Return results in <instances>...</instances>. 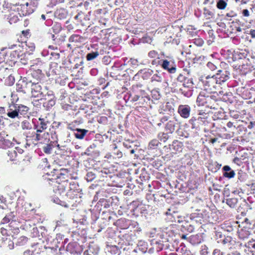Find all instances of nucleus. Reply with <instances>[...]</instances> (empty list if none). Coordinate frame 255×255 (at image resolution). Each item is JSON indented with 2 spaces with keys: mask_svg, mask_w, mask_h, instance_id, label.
Returning a JSON list of instances; mask_svg holds the SVG:
<instances>
[{
  "mask_svg": "<svg viewBox=\"0 0 255 255\" xmlns=\"http://www.w3.org/2000/svg\"><path fill=\"white\" fill-rule=\"evenodd\" d=\"M32 96L34 97H40L46 99V89H42L40 84L38 82H32V86L30 90Z\"/></svg>",
  "mask_w": 255,
  "mask_h": 255,
  "instance_id": "1",
  "label": "nucleus"
},
{
  "mask_svg": "<svg viewBox=\"0 0 255 255\" xmlns=\"http://www.w3.org/2000/svg\"><path fill=\"white\" fill-rule=\"evenodd\" d=\"M32 86V81H27V79L24 78L19 80L16 84V89L17 91L26 94L30 92V87Z\"/></svg>",
  "mask_w": 255,
  "mask_h": 255,
  "instance_id": "2",
  "label": "nucleus"
},
{
  "mask_svg": "<svg viewBox=\"0 0 255 255\" xmlns=\"http://www.w3.org/2000/svg\"><path fill=\"white\" fill-rule=\"evenodd\" d=\"M183 146V144L182 142L177 140H174L171 144L169 145V147L164 146L163 149L167 152L170 150L173 153H175L176 152H181L182 150Z\"/></svg>",
  "mask_w": 255,
  "mask_h": 255,
  "instance_id": "3",
  "label": "nucleus"
},
{
  "mask_svg": "<svg viewBox=\"0 0 255 255\" xmlns=\"http://www.w3.org/2000/svg\"><path fill=\"white\" fill-rule=\"evenodd\" d=\"M49 124L46 118H39L37 124H34V129L36 130L37 132H42L48 128Z\"/></svg>",
  "mask_w": 255,
  "mask_h": 255,
  "instance_id": "4",
  "label": "nucleus"
},
{
  "mask_svg": "<svg viewBox=\"0 0 255 255\" xmlns=\"http://www.w3.org/2000/svg\"><path fill=\"white\" fill-rule=\"evenodd\" d=\"M203 83L205 86H207L210 90H212L213 89H217L220 87V84L215 76L207 77L206 79L203 81Z\"/></svg>",
  "mask_w": 255,
  "mask_h": 255,
  "instance_id": "5",
  "label": "nucleus"
},
{
  "mask_svg": "<svg viewBox=\"0 0 255 255\" xmlns=\"http://www.w3.org/2000/svg\"><path fill=\"white\" fill-rule=\"evenodd\" d=\"M216 79H217L218 83L220 85L222 83H225L226 81L228 80L230 78V73L225 70H218V73L215 76Z\"/></svg>",
  "mask_w": 255,
  "mask_h": 255,
  "instance_id": "6",
  "label": "nucleus"
},
{
  "mask_svg": "<svg viewBox=\"0 0 255 255\" xmlns=\"http://www.w3.org/2000/svg\"><path fill=\"white\" fill-rule=\"evenodd\" d=\"M160 65L163 69L167 70L170 73L172 74L176 72V66L171 61L167 59L161 60Z\"/></svg>",
  "mask_w": 255,
  "mask_h": 255,
  "instance_id": "7",
  "label": "nucleus"
},
{
  "mask_svg": "<svg viewBox=\"0 0 255 255\" xmlns=\"http://www.w3.org/2000/svg\"><path fill=\"white\" fill-rule=\"evenodd\" d=\"M191 112V108L187 105H181L178 108V113L180 116L184 119H187L189 117Z\"/></svg>",
  "mask_w": 255,
  "mask_h": 255,
  "instance_id": "8",
  "label": "nucleus"
},
{
  "mask_svg": "<svg viewBox=\"0 0 255 255\" xmlns=\"http://www.w3.org/2000/svg\"><path fill=\"white\" fill-rule=\"evenodd\" d=\"M7 137L8 135L4 132L0 133V148H5L11 145V141Z\"/></svg>",
  "mask_w": 255,
  "mask_h": 255,
  "instance_id": "9",
  "label": "nucleus"
},
{
  "mask_svg": "<svg viewBox=\"0 0 255 255\" xmlns=\"http://www.w3.org/2000/svg\"><path fill=\"white\" fill-rule=\"evenodd\" d=\"M178 125V123L177 121L175 118H173L167 123L165 126V129L166 130H168L169 133H172L174 131L175 128Z\"/></svg>",
  "mask_w": 255,
  "mask_h": 255,
  "instance_id": "10",
  "label": "nucleus"
},
{
  "mask_svg": "<svg viewBox=\"0 0 255 255\" xmlns=\"http://www.w3.org/2000/svg\"><path fill=\"white\" fill-rule=\"evenodd\" d=\"M46 100H48L47 102L44 103V106H46L47 108H51L55 104V101L53 100L54 96L52 91L47 92Z\"/></svg>",
  "mask_w": 255,
  "mask_h": 255,
  "instance_id": "11",
  "label": "nucleus"
},
{
  "mask_svg": "<svg viewBox=\"0 0 255 255\" xmlns=\"http://www.w3.org/2000/svg\"><path fill=\"white\" fill-rule=\"evenodd\" d=\"M223 176L229 179L233 178L235 175V171L229 165H225L223 168Z\"/></svg>",
  "mask_w": 255,
  "mask_h": 255,
  "instance_id": "12",
  "label": "nucleus"
},
{
  "mask_svg": "<svg viewBox=\"0 0 255 255\" xmlns=\"http://www.w3.org/2000/svg\"><path fill=\"white\" fill-rule=\"evenodd\" d=\"M189 242L193 245H198L202 242L203 238L200 234L192 235L188 238Z\"/></svg>",
  "mask_w": 255,
  "mask_h": 255,
  "instance_id": "13",
  "label": "nucleus"
},
{
  "mask_svg": "<svg viewBox=\"0 0 255 255\" xmlns=\"http://www.w3.org/2000/svg\"><path fill=\"white\" fill-rule=\"evenodd\" d=\"M88 130L85 129L76 128L75 129L74 135L76 138L83 139Z\"/></svg>",
  "mask_w": 255,
  "mask_h": 255,
  "instance_id": "14",
  "label": "nucleus"
},
{
  "mask_svg": "<svg viewBox=\"0 0 255 255\" xmlns=\"http://www.w3.org/2000/svg\"><path fill=\"white\" fill-rule=\"evenodd\" d=\"M55 15L59 19H65L67 16V12L64 8H60L56 11Z\"/></svg>",
  "mask_w": 255,
  "mask_h": 255,
  "instance_id": "15",
  "label": "nucleus"
},
{
  "mask_svg": "<svg viewBox=\"0 0 255 255\" xmlns=\"http://www.w3.org/2000/svg\"><path fill=\"white\" fill-rule=\"evenodd\" d=\"M14 109L10 108L7 112V116L10 118H15L16 117L19 118L20 116L19 115V113L16 108V106H13Z\"/></svg>",
  "mask_w": 255,
  "mask_h": 255,
  "instance_id": "16",
  "label": "nucleus"
},
{
  "mask_svg": "<svg viewBox=\"0 0 255 255\" xmlns=\"http://www.w3.org/2000/svg\"><path fill=\"white\" fill-rule=\"evenodd\" d=\"M16 108L19 116L26 114L29 110V108L27 106L22 105H20L17 106H16Z\"/></svg>",
  "mask_w": 255,
  "mask_h": 255,
  "instance_id": "17",
  "label": "nucleus"
},
{
  "mask_svg": "<svg viewBox=\"0 0 255 255\" xmlns=\"http://www.w3.org/2000/svg\"><path fill=\"white\" fill-rule=\"evenodd\" d=\"M41 132H37L36 131V132L33 131L32 133V137H34V140L35 141H38L41 140L43 136H46V135H48V132H44L43 134H40Z\"/></svg>",
  "mask_w": 255,
  "mask_h": 255,
  "instance_id": "18",
  "label": "nucleus"
},
{
  "mask_svg": "<svg viewBox=\"0 0 255 255\" xmlns=\"http://www.w3.org/2000/svg\"><path fill=\"white\" fill-rule=\"evenodd\" d=\"M31 76L36 80H38L42 78L43 74L41 70L37 69L32 71L31 73Z\"/></svg>",
  "mask_w": 255,
  "mask_h": 255,
  "instance_id": "19",
  "label": "nucleus"
},
{
  "mask_svg": "<svg viewBox=\"0 0 255 255\" xmlns=\"http://www.w3.org/2000/svg\"><path fill=\"white\" fill-rule=\"evenodd\" d=\"M21 127L23 130H29L32 129V126L29 120H24L21 123Z\"/></svg>",
  "mask_w": 255,
  "mask_h": 255,
  "instance_id": "20",
  "label": "nucleus"
},
{
  "mask_svg": "<svg viewBox=\"0 0 255 255\" xmlns=\"http://www.w3.org/2000/svg\"><path fill=\"white\" fill-rule=\"evenodd\" d=\"M226 200V203L231 208H235L238 202V200L236 198H229Z\"/></svg>",
  "mask_w": 255,
  "mask_h": 255,
  "instance_id": "21",
  "label": "nucleus"
},
{
  "mask_svg": "<svg viewBox=\"0 0 255 255\" xmlns=\"http://www.w3.org/2000/svg\"><path fill=\"white\" fill-rule=\"evenodd\" d=\"M139 72L141 73L143 72L142 78L144 79L148 78L153 73V70L150 69L141 70Z\"/></svg>",
  "mask_w": 255,
  "mask_h": 255,
  "instance_id": "22",
  "label": "nucleus"
},
{
  "mask_svg": "<svg viewBox=\"0 0 255 255\" xmlns=\"http://www.w3.org/2000/svg\"><path fill=\"white\" fill-rule=\"evenodd\" d=\"M14 215L13 212H10L9 214L6 215L2 220L1 224H6L10 222V220H12Z\"/></svg>",
  "mask_w": 255,
  "mask_h": 255,
  "instance_id": "23",
  "label": "nucleus"
},
{
  "mask_svg": "<svg viewBox=\"0 0 255 255\" xmlns=\"http://www.w3.org/2000/svg\"><path fill=\"white\" fill-rule=\"evenodd\" d=\"M152 244L157 252L162 250L163 248V244L161 241H152Z\"/></svg>",
  "mask_w": 255,
  "mask_h": 255,
  "instance_id": "24",
  "label": "nucleus"
},
{
  "mask_svg": "<svg viewBox=\"0 0 255 255\" xmlns=\"http://www.w3.org/2000/svg\"><path fill=\"white\" fill-rule=\"evenodd\" d=\"M28 240L27 237L21 236L17 239L16 244L18 246H23L27 243Z\"/></svg>",
  "mask_w": 255,
  "mask_h": 255,
  "instance_id": "25",
  "label": "nucleus"
},
{
  "mask_svg": "<svg viewBox=\"0 0 255 255\" xmlns=\"http://www.w3.org/2000/svg\"><path fill=\"white\" fill-rule=\"evenodd\" d=\"M194 85L192 79L186 78V80L182 84L185 88H191Z\"/></svg>",
  "mask_w": 255,
  "mask_h": 255,
  "instance_id": "26",
  "label": "nucleus"
},
{
  "mask_svg": "<svg viewBox=\"0 0 255 255\" xmlns=\"http://www.w3.org/2000/svg\"><path fill=\"white\" fill-rule=\"evenodd\" d=\"M7 155L9 157L10 160H15L17 156V151L13 149H11L8 151Z\"/></svg>",
  "mask_w": 255,
  "mask_h": 255,
  "instance_id": "27",
  "label": "nucleus"
},
{
  "mask_svg": "<svg viewBox=\"0 0 255 255\" xmlns=\"http://www.w3.org/2000/svg\"><path fill=\"white\" fill-rule=\"evenodd\" d=\"M158 138L161 141L165 142L169 138L168 133L160 132L158 135Z\"/></svg>",
  "mask_w": 255,
  "mask_h": 255,
  "instance_id": "28",
  "label": "nucleus"
},
{
  "mask_svg": "<svg viewBox=\"0 0 255 255\" xmlns=\"http://www.w3.org/2000/svg\"><path fill=\"white\" fill-rule=\"evenodd\" d=\"M99 53L98 51L92 52L89 53H88L86 55V58L88 61L92 60L95 59L98 56H99Z\"/></svg>",
  "mask_w": 255,
  "mask_h": 255,
  "instance_id": "29",
  "label": "nucleus"
},
{
  "mask_svg": "<svg viewBox=\"0 0 255 255\" xmlns=\"http://www.w3.org/2000/svg\"><path fill=\"white\" fill-rule=\"evenodd\" d=\"M39 230H45V228L43 227H40L39 228L37 227L33 228L32 230L31 233L32 234L33 237H40L39 235Z\"/></svg>",
  "mask_w": 255,
  "mask_h": 255,
  "instance_id": "30",
  "label": "nucleus"
},
{
  "mask_svg": "<svg viewBox=\"0 0 255 255\" xmlns=\"http://www.w3.org/2000/svg\"><path fill=\"white\" fill-rule=\"evenodd\" d=\"M51 142H52V141ZM53 147V144L51 143H50L49 144H47L45 145H44L42 149H43V151L45 153L50 154L51 153V150H52V149Z\"/></svg>",
  "mask_w": 255,
  "mask_h": 255,
  "instance_id": "31",
  "label": "nucleus"
},
{
  "mask_svg": "<svg viewBox=\"0 0 255 255\" xmlns=\"http://www.w3.org/2000/svg\"><path fill=\"white\" fill-rule=\"evenodd\" d=\"M247 174L246 173L242 171H240L237 174L238 182H241L244 181L246 180Z\"/></svg>",
  "mask_w": 255,
  "mask_h": 255,
  "instance_id": "32",
  "label": "nucleus"
},
{
  "mask_svg": "<svg viewBox=\"0 0 255 255\" xmlns=\"http://www.w3.org/2000/svg\"><path fill=\"white\" fill-rule=\"evenodd\" d=\"M227 3L224 0H219L217 3V7L220 9H224Z\"/></svg>",
  "mask_w": 255,
  "mask_h": 255,
  "instance_id": "33",
  "label": "nucleus"
},
{
  "mask_svg": "<svg viewBox=\"0 0 255 255\" xmlns=\"http://www.w3.org/2000/svg\"><path fill=\"white\" fill-rule=\"evenodd\" d=\"M96 178V175L92 172H88L86 176V179L88 182L92 181Z\"/></svg>",
  "mask_w": 255,
  "mask_h": 255,
  "instance_id": "34",
  "label": "nucleus"
},
{
  "mask_svg": "<svg viewBox=\"0 0 255 255\" xmlns=\"http://www.w3.org/2000/svg\"><path fill=\"white\" fill-rule=\"evenodd\" d=\"M19 20L18 16L16 15H11L9 18V22L10 24L16 23Z\"/></svg>",
  "mask_w": 255,
  "mask_h": 255,
  "instance_id": "35",
  "label": "nucleus"
},
{
  "mask_svg": "<svg viewBox=\"0 0 255 255\" xmlns=\"http://www.w3.org/2000/svg\"><path fill=\"white\" fill-rule=\"evenodd\" d=\"M152 96L154 99L158 100L160 98L161 95L157 90H153L151 91Z\"/></svg>",
  "mask_w": 255,
  "mask_h": 255,
  "instance_id": "36",
  "label": "nucleus"
},
{
  "mask_svg": "<svg viewBox=\"0 0 255 255\" xmlns=\"http://www.w3.org/2000/svg\"><path fill=\"white\" fill-rule=\"evenodd\" d=\"M159 142L156 139L152 140L149 143V147L151 149H154L158 146Z\"/></svg>",
  "mask_w": 255,
  "mask_h": 255,
  "instance_id": "37",
  "label": "nucleus"
},
{
  "mask_svg": "<svg viewBox=\"0 0 255 255\" xmlns=\"http://www.w3.org/2000/svg\"><path fill=\"white\" fill-rule=\"evenodd\" d=\"M162 77L158 74H154L151 77V81L161 82Z\"/></svg>",
  "mask_w": 255,
  "mask_h": 255,
  "instance_id": "38",
  "label": "nucleus"
},
{
  "mask_svg": "<svg viewBox=\"0 0 255 255\" xmlns=\"http://www.w3.org/2000/svg\"><path fill=\"white\" fill-rule=\"evenodd\" d=\"M186 77L185 76H183L181 74H180L177 78V80L180 83H183L186 80Z\"/></svg>",
  "mask_w": 255,
  "mask_h": 255,
  "instance_id": "39",
  "label": "nucleus"
},
{
  "mask_svg": "<svg viewBox=\"0 0 255 255\" xmlns=\"http://www.w3.org/2000/svg\"><path fill=\"white\" fill-rule=\"evenodd\" d=\"M215 97L214 96H211L210 97H207L205 99V100H206L205 102L206 103L211 104V102L213 101V102H214V103H215Z\"/></svg>",
  "mask_w": 255,
  "mask_h": 255,
  "instance_id": "40",
  "label": "nucleus"
},
{
  "mask_svg": "<svg viewBox=\"0 0 255 255\" xmlns=\"http://www.w3.org/2000/svg\"><path fill=\"white\" fill-rule=\"evenodd\" d=\"M158 53L155 50H152L149 52L148 55L150 58H155L157 56Z\"/></svg>",
  "mask_w": 255,
  "mask_h": 255,
  "instance_id": "41",
  "label": "nucleus"
},
{
  "mask_svg": "<svg viewBox=\"0 0 255 255\" xmlns=\"http://www.w3.org/2000/svg\"><path fill=\"white\" fill-rule=\"evenodd\" d=\"M180 92L182 93V94L184 95L185 97H189L191 95V91L188 90V91H185L182 89L180 88L179 89Z\"/></svg>",
  "mask_w": 255,
  "mask_h": 255,
  "instance_id": "42",
  "label": "nucleus"
},
{
  "mask_svg": "<svg viewBox=\"0 0 255 255\" xmlns=\"http://www.w3.org/2000/svg\"><path fill=\"white\" fill-rule=\"evenodd\" d=\"M16 44H8V48L9 49H14L15 48H16L17 46L18 47H20V45H19V41H16Z\"/></svg>",
  "mask_w": 255,
  "mask_h": 255,
  "instance_id": "43",
  "label": "nucleus"
},
{
  "mask_svg": "<svg viewBox=\"0 0 255 255\" xmlns=\"http://www.w3.org/2000/svg\"><path fill=\"white\" fill-rule=\"evenodd\" d=\"M68 171L67 169H61L60 170V173H59V175H66L68 174Z\"/></svg>",
  "mask_w": 255,
  "mask_h": 255,
  "instance_id": "44",
  "label": "nucleus"
},
{
  "mask_svg": "<svg viewBox=\"0 0 255 255\" xmlns=\"http://www.w3.org/2000/svg\"><path fill=\"white\" fill-rule=\"evenodd\" d=\"M41 19H42V20H46L48 24L49 23V22L51 21V20L50 18H49V17H48L47 15L44 14H42L41 15Z\"/></svg>",
  "mask_w": 255,
  "mask_h": 255,
  "instance_id": "45",
  "label": "nucleus"
},
{
  "mask_svg": "<svg viewBox=\"0 0 255 255\" xmlns=\"http://www.w3.org/2000/svg\"><path fill=\"white\" fill-rule=\"evenodd\" d=\"M207 67L213 71L216 69V66L211 62H208L207 64Z\"/></svg>",
  "mask_w": 255,
  "mask_h": 255,
  "instance_id": "46",
  "label": "nucleus"
},
{
  "mask_svg": "<svg viewBox=\"0 0 255 255\" xmlns=\"http://www.w3.org/2000/svg\"><path fill=\"white\" fill-rule=\"evenodd\" d=\"M230 116L235 119H238L239 118V115L236 113L234 111L230 112Z\"/></svg>",
  "mask_w": 255,
  "mask_h": 255,
  "instance_id": "47",
  "label": "nucleus"
},
{
  "mask_svg": "<svg viewBox=\"0 0 255 255\" xmlns=\"http://www.w3.org/2000/svg\"><path fill=\"white\" fill-rule=\"evenodd\" d=\"M51 4L55 5L58 3H62L64 2V0H50Z\"/></svg>",
  "mask_w": 255,
  "mask_h": 255,
  "instance_id": "48",
  "label": "nucleus"
},
{
  "mask_svg": "<svg viewBox=\"0 0 255 255\" xmlns=\"http://www.w3.org/2000/svg\"><path fill=\"white\" fill-rule=\"evenodd\" d=\"M237 15V14L234 12V11H232L230 12H228L226 14V17H234V16H236Z\"/></svg>",
  "mask_w": 255,
  "mask_h": 255,
  "instance_id": "49",
  "label": "nucleus"
},
{
  "mask_svg": "<svg viewBox=\"0 0 255 255\" xmlns=\"http://www.w3.org/2000/svg\"><path fill=\"white\" fill-rule=\"evenodd\" d=\"M254 128H255V121L250 122L248 126V128L249 129H252Z\"/></svg>",
  "mask_w": 255,
  "mask_h": 255,
  "instance_id": "50",
  "label": "nucleus"
},
{
  "mask_svg": "<svg viewBox=\"0 0 255 255\" xmlns=\"http://www.w3.org/2000/svg\"><path fill=\"white\" fill-rule=\"evenodd\" d=\"M161 63V60H158L156 59H154L151 61V64L152 65H160Z\"/></svg>",
  "mask_w": 255,
  "mask_h": 255,
  "instance_id": "51",
  "label": "nucleus"
},
{
  "mask_svg": "<svg viewBox=\"0 0 255 255\" xmlns=\"http://www.w3.org/2000/svg\"><path fill=\"white\" fill-rule=\"evenodd\" d=\"M166 108L168 110V111L170 112H173L174 111V109L171 107L169 103H167L166 104Z\"/></svg>",
  "mask_w": 255,
  "mask_h": 255,
  "instance_id": "52",
  "label": "nucleus"
},
{
  "mask_svg": "<svg viewBox=\"0 0 255 255\" xmlns=\"http://www.w3.org/2000/svg\"><path fill=\"white\" fill-rule=\"evenodd\" d=\"M242 13L244 16L248 17L250 15V12L247 9H245L243 10Z\"/></svg>",
  "mask_w": 255,
  "mask_h": 255,
  "instance_id": "53",
  "label": "nucleus"
},
{
  "mask_svg": "<svg viewBox=\"0 0 255 255\" xmlns=\"http://www.w3.org/2000/svg\"><path fill=\"white\" fill-rule=\"evenodd\" d=\"M57 204L60 205L62 206H64V207H67V208L69 207V206H68V205H67V204H66L65 202L62 201H61V202H57Z\"/></svg>",
  "mask_w": 255,
  "mask_h": 255,
  "instance_id": "54",
  "label": "nucleus"
},
{
  "mask_svg": "<svg viewBox=\"0 0 255 255\" xmlns=\"http://www.w3.org/2000/svg\"><path fill=\"white\" fill-rule=\"evenodd\" d=\"M0 201L1 203H4L6 204V198H4L2 195H0Z\"/></svg>",
  "mask_w": 255,
  "mask_h": 255,
  "instance_id": "55",
  "label": "nucleus"
},
{
  "mask_svg": "<svg viewBox=\"0 0 255 255\" xmlns=\"http://www.w3.org/2000/svg\"><path fill=\"white\" fill-rule=\"evenodd\" d=\"M51 138H52L53 140H54V139H55H55H56V140H54V141H52L53 143H54V142L57 143V136H56V133H53V134H52V135H51Z\"/></svg>",
  "mask_w": 255,
  "mask_h": 255,
  "instance_id": "56",
  "label": "nucleus"
},
{
  "mask_svg": "<svg viewBox=\"0 0 255 255\" xmlns=\"http://www.w3.org/2000/svg\"><path fill=\"white\" fill-rule=\"evenodd\" d=\"M131 64L134 65H137L138 63V61L136 59H130Z\"/></svg>",
  "mask_w": 255,
  "mask_h": 255,
  "instance_id": "57",
  "label": "nucleus"
},
{
  "mask_svg": "<svg viewBox=\"0 0 255 255\" xmlns=\"http://www.w3.org/2000/svg\"><path fill=\"white\" fill-rule=\"evenodd\" d=\"M250 34L252 38H255V30L251 29L250 32Z\"/></svg>",
  "mask_w": 255,
  "mask_h": 255,
  "instance_id": "58",
  "label": "nucleus"
},
{
  "mask_svg": "<svg viewBox=\"0 0 255 255\" xmlns=\"http://www.w3.org/2000/svg\"><path fill=\"white\" fill-rule=\"evenodd\" d=\"M215 166H216L215 169L216 170H219L221 168V167L222 166V164L218 163L217 162H216L215 163Z\"/></svg>",
  "mask_w": 255,
  "mask_h": 255,
  "instance_id": "59",
  "label": "nucleus"
},
{
  "mask_svg": "<svg viewBox=\"0 0 255 255\" xmlns=\"http://www.w3.org/2000/svg\"><path fill=\"white\" fill-rule=\"evenodd\" d=\"M14 150H15L17 151V153H19V154H21L23 152V149L19 147H15Z\"/></svg>",
  "mask_w": 255,
  "mask_h": 255,
  "instance_id": "60",
  "label": "nucleus"
},
{
  "mask_svg": "<svg viewBox=\"0 0 255 255\" xmlns=\"http://www.w3.org/2000/svg\"><path fill=\"white\" fill-rule=\"evenodd\" d=\"M8 243H9L8 246L9 247V249H13V247H14L13 243L10 240H9Z\"/></svg>",
  "mask_w": 255,
  "mask_h": 255,
  "instance_id": "61",
  "label": "nucleus"
},
{
  "mask_svg": "<svg viewBox=\"0 0 255 255\" xmlns=\"http://www.w3.org/2000/svg\"><path fill=\"white\" fill-rule=\"evenodd\" d=\"M168 120V118L166 116H164L163 117H162L161 119V122H162V123H164L165 122H166Z\"/></svg>",
  "mask_w": 255,
  "mask_h": 255,
  "instance_id": "62",
  "label": "nucleus"
},
{
  "mask_svg": "<svg viewBox=\"0 0 255 255\" xmlns=\"http://www.w3.org/2000/svg\"><path fill=\"white\" fill-rule=\"evenodd\" d=\"M227 126L228 128H232V127H233V123H232L231 122H229L227 124Z\"/></svg>",
  "mask_w": 255,
  "mask_h": 255,
  "instance_id": "63",
  "label": "nucleus"
},
{
  "mask_svg": "<svg viewBox=\"0 0 255 255\" xmlns=\"http://www.w3.org/2000/svg\"><path fill=\"white\" fill-rule=\"evenodd\" d=\"M75 37H78V35H72L71 36L70 38H69V40L70 41H73L74 40V38Z\"/></svg>",
  "mask_w": 255,
  "mask_h": 255,
  "instance_id": "64",
  "label": "nucleus"
}]
</instances>
